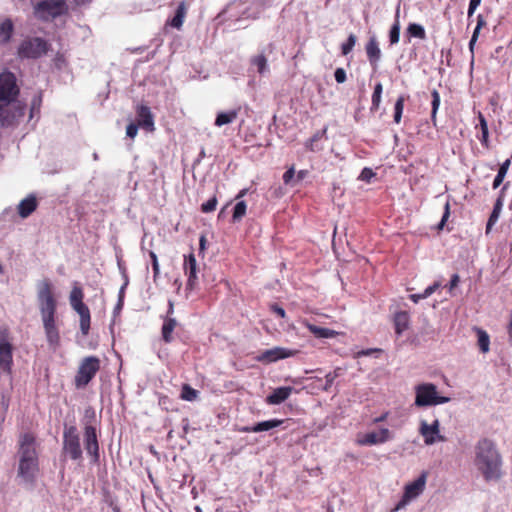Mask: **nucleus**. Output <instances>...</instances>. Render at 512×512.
I'll return each mask as SVG.
<instances>
[{
    "mask_svg": "<svg viewBox=\"0 0 512 512\" xmlns=\"http://www.w3.org/2000/svg\"><path fill=\"white\" fill-rule=\"evenodd\" d=\"M19 87L12 72L0 73V125L8 127L24 116L25 106L18 100Z\"/></svg>",
    "mask_w": 512,
    "mask_h": 512,
    "instance_id": "f257e3e1",
    "label": "nucleus"
},
{
    "mask_svg": "<svg viewBox=\"0 0 512 512\" xmlns=\"http://www.w3.org/2000/svg\"><path fill=\"white\" fill-rule=\"evenodd\" d=\"M37 300L47 342L50 347L56 349L60 343L59 330L55 320L57 301L54 298L52 285L48 279L38 283Z\"/></svg>",
    "mask_w": 512,
    "mask_h": 512,
    "instance_id": "f03ea898",
    "label": "nucleus"
},
{
    "mask_svg": "<svg viewBox=\"0 0 512 512\" xmlns=\"http://www.w3.org/2000/svg\"><path fill=\"white\" fill-rule=\"evenodd\" d=\"M502 456L496 443L489 438H481L474 446V466L484 480L498 481L502 476Z\"/></svg>",
    "mask_w": 512,
    "mask_h": 512,
    "instance_id": "7ed1b4c3",
    "label": "nucleus"
},
{
    "mask_svg": "<svg viewBox=\"0 0 512 512\" xmlns=\"http://www.w3.org/2000/svg\"><path fill=\"white\" fill-rule=\"evenodd\" d=\"M18 456V477H20L25 484L32 485L39 471L36 440L32 434L26 433L21 436L19 440Z\"/></svg>",
    "mask_w": 512,
    "mask_h": 512,
    "instance_id": "20e7f679",
    "label": "nucleus"
},
{
    "mask_svg": "<svg viewBox=\"0 0 512 512\" xmlns=\"http://www.w3.org/2000/svg\"><path fill=\"white\" fill-rule=\"evenodd\" d=\"M449 401V397L438 395L437 386L433 383H422L415 386L414 404L417 407L436 406Z\"/></svg>",
    "mask_w": 512,
    "mask_h": 512,
    "instance_id": "39448f33",
    "label": "nucleus"
},
{
    "mask_svg": "<svg viewBox=\"0 0 512 512\" xmlns=\"http://www.w3.org/2000/svg\"><path fill=\"white\" fill-rule=\"evenodd\" d=\"M62 452L74 461L82 459L80 438L75 425L64 426Z\"/></svg>",
    "mask_w": 512,
    "mask_h": 512,
    "instance_id": "423d86ee",
    "label": "nucleus"
},
{
    "mask_svg": "<svg viewBox=\"0 0 512 512\" xmlns=\"http://www.w3.org/2000/svg\"><path fill=\"white\" fill-rule=\"evenodd\" d=\"M100 369V359L88 356L81 361L74 382L77 388H84L94 378Z\"/></svg>",
    "mask_w": 512,
    "mask_h": 512,
    "instance_id": "0eeeda50",
    "label": "nucleus"
},
{
    "mask_svg": "<svg viewBox=\"0 0 512 512\" xmlns=\"http://www.w3.org/2000/svg\"><path fill=\"white\" fill-rule=\"evenodd\" d=\"M67 9L65 0H42L35 6V15L47 21L65 14Z\"/></svg>",
    "mask_w": 512,
    "mask_h": 512,
    "instance_id": "6e6552de",
    "label": "nucleus"
},
{
    "mask_svg": "<svg viewBox=\"0 0 512 512\" xmlns=\"http://www.w3.org/2000/svg\"><path fill=\"white\" fill-rule=\"evenodd\" d=\"M47 52V42L39 37L24 40L19 48L21 58H39Z\"/></svg>",
    "mask_w": 512,
    "mask_h": 512,
    "instance_id": "1a4fd4ad",
    "label": "nucleus"
},
{
    "mask_svg": "<svg viewBox=\"0 0 512 512\" xmlns=\"http://www.w3.org/2000/svg\"><path fill=\"white\" fill-rule=\"evenodd\" d=\"M419 433L424 438L426 445H433L436 442L445 441V437L440 434V421L436 418L431 424L425 420L420 421Z\"/></svg>",
    "mask_w": 512,
    "mask_h": 512,
    "instance_id": "9d476101",
    "label": "nucleus"
},
{
    "mask_svg": "<svg viewBox=\"0 0 512 512\" xmlns=\"http://www.w3.org/2000/svg\"><path fill=\"white\" fill-rule=\"evenodd\" d=\"M84 445L88 455L92 457V462L97 463L99 461V444L96 428L88 420L84 427Z\"/></svg>",
    "mask_w": 512,
    "mask_h": 512,
    "instance_id": "9b49d317",
    "label": "nucleus"
},
{
    "mask_svg": "<svg viewBox=\"0 0 512 512\" xmlns=\"http://www.w3.org/2000/svg\"><path fill=\"white\" fill-rule=\"evenodd\" d=\"M298 350L296 349H288L284 347H273L271 349H266L258 354V361L270 364L276 362L281 359H286L289 357H294L298 354Z\"/></svg>",
    "mask_w": 512,
    "mask_h": 512,
    "instance_id": "f8f14e48",
    "label": "nucleus"
},
{
    "mask_svg": "<svg viewBox=\"0 0 512 512\" xmlns=\"http://www.w3.org/2000/svg\"><path fill=\"white\" fill-rule=\"evenodd\" d=\"M391 438V432L387 428H382L379 431H372L364 434L358 438L357 442L363 446H372L385 443Z\"/></svg>",
    "mask_w": 512,
    "mask_h": 512,
    "instance_id": "ddd939ff",
    "label": "nucleus"
},
{
    "mask_svg": "<svg viewBox=\"0 0 512 512\" xmlns=\"http://www.w3.org/2000/svg\"><path fill=\"white\" fill-rule=\"evenodd\" d=\"M184 270L185 274L187 275V285L186 288L189 290L195 289L197 283H198V277H197V262L194 254H189L188 256H185L184 261Z\"/></svg>",
    "mask_w": 512,
    "mask_h": 512,
    "instance_id": "4468645a",
    "label": "nucleus"
},
{
    "mask_svg": "<svg viewBox=\"0 0 512 512\" xmlns=\"http://www.w3.org/2000/svg\"><path fill=\"white\" fill-rule=\"evenodd\" d=\"M71 307L80 317V330L83 336H87L90 330L91 315L88 306L82 301L72 304Z\"/></svg>",
    "mask_w": 512,
    "mask_h": 512,
    "instance_id": "2eb2a0df",
    "label": "nucleus"
},
{
    "mask_svg": "<svg viewBox=\"0 0 512 512\" xmlns=\"http://www.w3.org/2000/svg\"><path fill=\"white\" fill-rule=\"evenodd\" d=\"M137 124L148 131L154 130V119L150 108L145 105L137 107Z\"/></svg>",
    "mask_w": 512,
    "mask_h": 512,
    "instance_id": "dca6fc26",
    "label": "nucleus"
},
{
    "mask_svg": "<svg viewBox=\"0 0 512 512\" xmlns=\"http://www.w3.org/2000/svg\"><path fill=\"white\" fill-rule=\"evenodd\" d=\"M427 479V473L422 472L420 476L414 480L412 483H409L405 487L404 494L406 498L414 499L418 497L424 490Z\"/></svg>",
    "mask_w": 512,
    "mask_h": 512,
    "instance_id": "f3484780",
    "label": "nucleus"
},
{
    "mask_svg": "<svg viewBox=\"0 0 512 512\" xmlns=\"http://www.w3.org/2000/svg\"><path fill=\"white\" fill-rule=\"evenodd\" d=\"M365 49L370 65L376 70L381 59V50L375 36L370 37Z\"/></svg>",
    "mask_w": 512,
    "mask_h": 512,
    "instance_id": "a211bd4d",
    "label": "nucleus"
},
{
    "mask_svg": "<svg viewBox=\"0 0 512 512\" xmlns=\"http://www.w3.org/2000/svg\"><path fill=\"white\" fill-rule=\"evenodd\" d=\"M293 390V387L290 386L275 388L271 394L266 397L265 401L269 405H279L289 398Z\"/></svg>",
    "mask_w": 512,
    "mask_h": 512,
    "instance_id": "6ab92c4d",
    "label": "nucleus"
},
{
    "mask_svg": "<svg viewBox=\"0 0 512 512\" xmlns=\"http://www.w3.org/2000/svg\"><path fill=\"white\" fill-rule=\"evenodd\" d=\"M12 365V347L8 342H0V369L9 373Z\"/></svg>",
    "mask_w": 512,
    "mask_h": 512,
    "instance_id": "aec40b11",
    "label": "nucleus"
},
{
    "mask_svg": "<svg viewBox=\"0 0 512 512\" xmlns=\"http://www.w3.org/2000/svg\"><path fill=\"white\" fill-rule=\"evenodd\" d=\"M37 206L38 203L36 197L29 195L18 204V214L21 218H27L36 210Z\"/></svg>",
    "mask_w": 512,
    "mask_h": 512,
    "instance_id": "412c9836",
    "label": "nucleus"
},
{
    "mask_svg": "<svg viewBox=\"0 0 512 512\" xmlns=\"http://www.w3.org/2000/svg\"><path fill=\"white\" fill-rule=\"evenodd\" d=\"M177 325L178 322L175 318L169 316L164 317L161 334L165 343H171L173 341L172 333Z\"/></svg>",
    "mask_w": 512,
    "mask_h": 512,
    "instance_id": "4be33fe9",
    "label": "nucleus"
},
{
    "mask_svg": "<svg viewBox=\"0 0 512 512\" xmlns=\"http://www.w3.org/2000/svg\"><path fill=\"white\" fill-rule=\"evenodd\" d=\"M304 325L309 330V332L312 333L317 338L328 339L334 338L336 335H338V332H336L335 330L319 327L310 322H305Z\"/></svg>",
    "mask_w": 512,
    "mask_h": 512,
    "instance_id": "5701e85b",
    "label": "nucleus"
},
{
    "mask_svg": "<svg viewBox=\"0 0 512 512\" xmlns=\"http://www.w3.org/2000/svg\"><path fill=\"white\" fill-rule=\"evenodd\" d=\"M506 188V185L502 188L501 190V194L500 196L497 198L495 204H494V207H493V210L490 214V217L487 221V225H486V231L488 232L492 226L498 221L499 219V216H500V213L502 211V207H503V192H504V189Z\"/></svg>",
    "mask_w": 512,
    "mask_h": 512,
    "instance_id": "b1692460",
    "label": "nucleus"
},
{
    "mask_svg": "<svg viewBox=\"0 0 512 512\" xmlns=\"http://www.w3.org/2000/svg\"><path fill=\"white\" fill-rule=\"evenodd\" d=\"M395 332L401 335L409 325V315L407 312L401 311L395 314L394 317Z\"/></svg>",
    "mask_w": 512,
    "mask_h": 512,
    "instance_id": "393cba45",
    "label": "nucleus"
},
{
    "mask_svg": "<svg viewBox=\"0 0 512 512\" xmlns=\"http://www.w3.org/2000/svg\"><path fill=\"white\" fill-rule=\"evenodd\" d=\"M187 13V7L185 2L179 3L174 17L168 22L172 27L180 29L183 25L184 18Z\"/></svg>",
    "mask_w": 512,
    "mask_h": 512,
    "instance_id": "a878e982",
    "label": "nucleus"
},
{
    "mask_svg": "<svg viewBox=\"0 0 512 512\" xmlns=\"http://www.w3.org/2000/svg\"><path fill=\"white\" fill-rule=\"evenodd\" d=\"M13 29V23L10 19H5L0 23V43L5 44L9 42Z\"/></svg>",
    "mask_w": 512,
    "mask_h": 512,
    "instance_id": "bb28decb",
    "label": "nucleus"
},
{
    "mask_svg": "<svg viewBox=\"0 0 512 512\" xmlns=\"http://www.w3.org/2000/svg\"><path fill=\"white\" fill-rule=\"evenodd\" d=\"M478 119H479V126L481 129V137H479V140L484 147L488 148L489 147V130H488L487 121L481 112L478 113Z\"/></svg>",
    "mask_w": 512,
    "mask_h": 512,
    "instance_id": "cd10ccee",
    "label": "nucleus"
},
{
    "mask_svg": "<svg viewBox=\"0 0 512 512\" xmlns=\"http://www.w3.org/2000/svg\"><path fill=\"white\" fill-rule=\"evenodd\" d=\"M237 117V111L231 110L228 112H220L216 119H215V125L218 127H221L223 125L232 123Z\"/></svg>",
    "mask_w": 512,
    "mask_h": 512,
    "instance_id": "c85d7f7f",
    "label": "nucleus"
},
{
    "mask_svg": "<svg viewBox=\"0 0 512 512\" xmlns=\"http://www.w3.org/2000/svg\"><path fill=\"white\" fill-rule=\"evenodd\" d=\"M510 164H511V160L510 159H506L500 165L498 173L495 176L494 181H493V189L498 188L502 184V182H503V180H504V178H505V176H506V174L508 172Z\"/></svg>",
    "mask_w": 512,
    "mask_h": 512,
    "instance_id": "c756f323",
    "label": "nucleus"
},
{
    "mask_svg": "<svg viewBox=\"0 0 512 512\" xmlns=\"http://www.w3.org/2000/svg\"><path fill=\"white\" fill-rule=\"evenodd\" d=\"M439 287H440V283L435 282L432 285L428 286L422 293L411 294V295H409V298L414 303H418L420 300L426 299L430 295H432Z\"/></svg>",
    "mask_w": 512,
    "mask_h": 512,
    "instance_id": "7c9ffc66",
    "label": "nucleus"
},
{
    "mask_svg": "<svg viewBox=\"0 0 512 512\" xmlns=\"http://www.w3.org/2000/svg\"><path fill=\"white\" fill-rule=\"evenodd\" d=\"M431 97H432V101H431V107H432V110H431V121H432V124L433 126H436L437 125V111L439 109V106H440V94L439 92L434 89L432 92H431Z\"/></svg>",
    "mask_w": 512,
    "mask_h": 512,
    "instance_id": "2f4dec72",
    "label": "nucleus"
},
{
    "mask_svg": "<svg viewBox=\"0 0 512 512\" xmlns=\"http://www.w3.org/2000/svg\"><path fill=\"white\" fill-rule=\"evenodd\" d=\"M407 32L411 37L419 38L422 40L426 38V32L424 27L417 23L409 24Z\"/></svg>",
    "mask_w": 512,
    "mask_h": 512,
    "instance_id": "473e14b6",
    "label": "nucleus"
},
{
    "mask_svg": "<svg viewBox=\"0 0 512 512\" xmlns=\"http://www.w3.org/2000/svg\"><path fill=\"white\" fill-rule=\"evenodd\" d=\"M382 91H383V86L382 84L379 82L375 85L374 87V91H373V94H372V105H371V111H376L379 109L380 107V103H381V95H382Z\"/></svg>",
    "mask_w": 512,
    "mask_h": 512,
    "instance_id": "72a5a7b5",
    "label": "nucleus"
},
{
    "mask_svg": "<svg viewBox=\"0 0 512 512\" xmlns=\"http://www.w3.org/2000/svg\"><path fill=\"white\" fill-rule=\"evenodd\" d=\"M286 420L271 419L267 421L258 422V432L268 431L284 424Z\"/></svg>",
    "mask_w": 512,
    "mask_h": 512,
    "instance_id": "f704fd0d",
    "label": "nucleus"
},
{
    "mask_svg": "<svg viewBox=\"0 0 512 512\" xmlns=\"http://www.w3.org/2000/svg\"><path fill=\"white\" fill-rule=\"evenodd\" d=\"M84 298V293L82 288L78 285V283H74L73 288L69 295L70 305L82 302Z\"/></svg>",
    "mask_w": 512,
    "mask_h": 512,
    "instance_id": "c9c22d12",
    "label": "nucleus"
},
{
    "mask_svg": "<svg viewBox=\"0 0 512 512\" xmlns=\"http://www.w3.org/2000/svg\"><path fill=\"white\" fill-rule=\"evenodd\" d=\"M246 208H247V206H246L245 201L237 202L234 207V210H233L232 221L233 222L240 221L246 213Z\"/></svg>",
    "mask_w": 512,
    "mask_h": 512,
    "instance_id": "e433bc0d",
    "label": "nucleus"
},
{
    "mask_svg": "<svg viewBox=\"0 0 512 512\" xmlns=\"http://www.w3.org/2000/svg\"><path fill=\"white\" fill-rule=\"evenodd\" d=\"M489 344H490L489 335L485 331L479 329L478 330V345H479L480 350L483 353L488 352Z\"/></svg>",
    "mask_w": 512,
    "mask_h": 512,
    "instance_id": "4c0bfd02",
    "label": "nucleus"
},
{
    "mask_svg": "<svg viewBox=\"0 0 512 512\" xmlns=\"http://www.w3.org/2000/svg\"><path fill=\"white\" fill-rule=\"evenodd\" d=\"M404 102H405L404 96H399L395 102L394 122L397 124L400 123V121H401V117H402V113H403V109H404Z\"/></svg>",
    "mask_w": 512,
    "mask_h": 512,
    "instance_id": "58836bf2",
    "label": "nucleus"
},
{
    "mask_svg": "<svg viewBox=\"0 0 512 512\" xmlns=\"http://www.w3.org/2000/svg\"><path fill=\"white\" fill-rule=\"evenodd\" d=\"M198 391L193 389L191 386L185 384L182 387L181 398L186 401H193L197 398Z\"/></svg>",
    "mask_w": 512,
    "mask_h": 512,
    "instance_id": "ea45409f",
    "label": "nucleus"
},
{
    "mask_svg": "<svg viewBox=\"0 0 512 512\" xmlns=\"http://www.w3.org/2000/svg\"><path fill=\"white\" fill-rule=\"evenodd\" d=\"M357 41V37L354 34H350L346 40L341 45V52L344 56L348 55L354 48Z\"/></svg>",
    "mask_w": 512,
    "mask_h": 512,
    "instance_id": "a19ab883",
    "label": "nucleus"
},
{
    "mask_svg": "<svg viewBox=\"0 0 512 512\" xmlns=\"http://www.w3.org/2000/svg\"><path fill=\"white\" fill-rule=\"evenodd\" d=\"M399 38H400V23H399V20L396 19V21L392 25L390 32H389L390 43L392 45L398 43Z\"/></svg>",
    "mask_w": 512,
    "mask_h": 512,
    "instance_id": "79ce46f5",
    "label": "nucleus"
},
{
    "mask_svg": "<svg viewBox=\"0 0 512 512\" xmlns=\"http://www.w3.org/2000/svg\"><path fill=\"white\" fill-rule=\"evenodd\" d=\"M340 368L335 369L333 372H329L325 375V384L323 390L329 391L334 383V380L340 375Z\"/></svg>",
    "mask_w": 512,
    "mask_h": 512,
    "instance_id": "37998d69",
    "label": "nucleus"
},
{
    "mask_svg": "<svg viewBox=\"0 0 512 512\" xmlns=\"http://www.w3.org/2000/svg\"><path fill=\"white\" fill-rule=\"evenodd\" d=\"M296 179L295 170L294 167H290L284 174H283V182L286 185L295 186L296 183L294 182Z\"/></svg>",
    "mask_w": 512,
    "mask_h": 512,
    "instance_id": "c03bdc74",
    "label": "nucleus"
},
{
    "mask_svg": "<svg viewBox=\"0 0 512 512\" xmlns=\"http://www.w3.org/2000/svg\"><path fill=\"white\" fill-rule=\"evenodd\" d=\"M217 198L213 196L201 205V211L204 213H210L216 209Z\"/></svg>",
    "mask_w": 512,
    "mask_h": 512,
    "instance_id": "a18cd8bd",
    "label": "nucleus"
},
{
    "mask_svg": "<svg viewBox=\"0 0 512 512\" xmlns=\"http://www.w3.org/2000/svg\"><path fill=\"white\" fill-rule=\"evenodd\" d=\"M375 176V173L373 172L372 169L370 168H364L360 175H359V179L362 180V181H370L373 177Z\"/></svg>",
    "mask_w": 512,
    "mask_h": 512,
    "instance_id": "49530a36",
    "label": "nucleus"
},
{
    "mask_svg": "<svg viewBox=\"0 0 512 512\" xmlns=\"http://www.w3.org/2000/svg\"><path fill=\"white\" fill-rule=\"evenodd\" d=\"M449 216H450V205H449V203L447 202V203L445 204V206H444V213H443V216H442V218H441V221H440V222H439V224H438V229H439V230H442V229H443V227H444V225H445V223H446L447 219L449 218Z\"/></svg>",
    "mask_w": 512,
    "mask_h": 512,
    "instance_id": "de8ad7c7",
    "label": "nucleus"
},
{
    "mask_svg": "<svg viewBox=\"0 0 512 512\" xmlns=\"http://www.w3.org/2000/svg\"><path fill=\"white\" fill-rule=\"evenodd\" d=\"M334 77L337 83H344L347 79L346 71L343 68H337L334 72Z\"/></svg>",
    "mask_w": 512,
    "mask_h": 512,
    "instance_id": "09e8293b",
    "label": "nucleus"
},
{
    "mask_svg": "<svg viewBox=\"0 0 512 512\" xmlns=\"http://www.w3.org/2000/svg\"><path fill=\"white\" fill-rule=\"evenodd\" d=\"M149 255H150V258H151V261H152V268H153V272H154V277H157L159 275V272H160L157 255L153 251H150Z\"/></svg>",
    "mask_w": 512,
    "mask_h": 512,
    "instance_id": "8fccbe9b",
    "label": "nucleus"
},
{
    "mask_svg": "<svg viewBox=\"0 0 512 512\" xmlns=\"http://www.w3.org/2000/svg\"><path fill=\"white\" fill-rule=\"evenodd\" d=\"M138 127H140L138 124L130 123L126 128V135L130 138H134L137 135Z\"/></svg>",
    "mask_w": 512,
    "mask_h": 512,
    "instance_id": "3c124183",
    "label": "nucleus"
},
{
    "mask_svg": "<svg viewBox=\"0 0 512 512\" xmlns=\"http://www.w3.org/2000/svg\"><path fill=\"white\" fill-rule=\"evenodd\" d=\"M481 4V0H470L468 7V17H471L478 6Z\"/></svg>",
    "mask_w": 512,
    "mask_h": 512,
    "instance_id": "603ef678",
    "label": "nucleus"
},
{
    "mask_svg": "<svg viewBox=\"0 0 512 512\" xmlns=\"http://www.w3.org/2000/svg\"><path fill=\"white\" fill-rule=\"evenodd\" d=\"M267 68V62L264 56L258 55V73H264Z\"/></svg>",
    "mask_w": 512,
    "mask_h": 512,
    "instance_id": "864d4df0",
    "label": "nucleus"
},
{
    "mask_svg": "<svg viewBox=\"0 0 512 512\" xmlns=\"http://www.w3.org/2000/svg\"><path fill=\"white\" fill-rule=\"evenodd\" d=\"M411 500H412L411 498H406V495L403 494L402 499L397 503V505L395 506L393 511H398V510L404 508Z\"/></svg>",
    "mask_w": 512,
    "mask_h": 512,
    "instance_id": "5fc2aeb1",
    "label": "nucleus"
},
{
    "mask_svg": "<svg viewBox=\"0 0 512 512\" xmlns=\"http://www.w3.org/2000/svg\"><path fill=\"white\" fill-rule=\"evenodd\" d=\"M411 500H412L411 498H406V495L403 494L402 499L397 503V505L395 506L393 511H398V510L404 508Z\"/></svg>",
    "mask_w": 512,
    "mask_h": 512,
    "instance_id": "6e6d98bb",
    "label": "nucleus"
},
{
    "mask_svg": "<svg viewBox=\"0 0 512 512\" xmlns=\"http://www.w3.org/2000/svg\"><path fill=\"white\" fill-rule=\"evenodd\" d=\"M270 307L271 310L275 312L277 315H279L281 318L285 317V310L282 307L278 306L277 304H272Z\"/></svg>",
    "mask_w": 512,
    "mask_h": 512,
    "instance_id": "4d7b16f0",
    "label": "nucleus"
},
{
    "mask_svg": "<svg viewBox=\"0 0 512 512\" xmlns=\"http://www.w3.org/2000/svg\"><path fill=\"white\" fill-rule=\"evenodd\" d=\"M308 175V171L307 170H300L298 171V173L296 174V179H295V183L296 185L301 182L303 179L306 178V176Z\"/></svg>",
    "mask_w": 512,
    "mask_h": 512,
    "instance_id": "13d9d810",
    "label": "nucleus"
},
{
    "mask_svg": "<svg viewBox=\"0 0 512 512\" xmlns=\"http://www.w3.org/2000/svg\"><path fill=\"white\" fill-rule=\"evenodd\" d=\"M127 285H128V279L126 278L124 284L122 285V287L119 290V305L123 304L125 288Z\"/></svg>",
    "mask_w": 512,
    "mask_h": 512,
    "instance_id": "bf43d9fd",
    "label": "nucleus"
},
{
    "mask_svg": "<svg viewBox=\"0 0 512 512\" xmlns=\"http://www.w3.org/2000/svg\"><path fill=\"white\" fill-rule=\"evenodd\" d=\"M459 275L458 274H453L452 277H451V280H450V289H453L454 287H456L459 283Z\"/></svg>",
    "mask_w": 512,
    "mask_h": 512,
    "instance_id": "052dcab7",
    "label": "nucleus"
},
{
    "mask_svg": "<svg viewBox=\"0 0 512 512\" xmlns=\"http://www.w3.org/2000/svg\"><path fill=\"white\" fill-rule=\"evenodd\" d=\"M85 419H95V411L89 407L85 410Z\"/></svg>",
    "mask_w": 512,
    "mask_h": 512,
    "instance_id": "680f3d73",
    "label": "nucleus"
},
{
    "mask_svg": "<svg viewBox=\"0 0 512 512\" xmlns=\"http://www.w3.org/2000/svg\"><path fill=\"white\" fill-rule=\"evenodd\" d=\"M485 25H486V21H485L484 17L481 14H479L477 16V25H476V27L478 29H481Z\"/></svg>",
    "mask_w": 512,
    "mask_h": 512,
    "instance_id": "e2e57ef3",
    "label": "nucleus"
},
{
    "mask_svg": "<svg viewBox=\"0 0 512 512\" xmlns=\"http://www.w3.org/2000/svg\"><path fill=\"white\" fill-rule=\"evenodd\" d=\"M476 42H477V39L471 37V39L469 41V50L471 52L472 60L474 59V47H475Z\"/></svg>",
    "mask_w": 512,
    "mask_h": 512,
    "instance_id": "0e129e2a",
    "label": "nucleus"
},
{
    "mask_svg": "<svg viewBox=\"0 0 512 512\" xmlns=\"http://www.w3.org/2000/svg\"><path fill=\"white\" fill-rule=\"evenodd\" d=\"M169 307H168V311H167V315L166 316H169L171 317V315L173 314L174 312V304L172 301H169Z\"/></svg>",
    "mask_w": 512,
    "mask_h": 512,
    "instance_id": "69168bd1",
    "label": "nucleus"
},
{
    "mask_svg": "<svg viewBox=\"0 0 512 512\" xmlns=\"http://www.w3.org/2000/svg\"><path fill=\"white\" fill-rule=\"evenodd\" d=\"M387 415H388V413H384V414H383V415H381L380 417L375 418V419H374V422H375V423H378V422H382V421H384V420L387 418Z\"/></svg>",
    "mask_w": 512,
    "mask_h": 512,
    "instance_id": "338daca9",
    "label": "nucleus"
},
{
    "mask_svg": "<svg viewBox=\"0 0 512 512\" xmlns=\"http://www.w3.org/2000/svg\"><path fill=\"white\" fill-rule=\"evenodd\" d=\"M508 333H509L510 338L512 339V317H511L510 323L508 325Z\"/></svg>",
    "mask_w": 512,
    "mask_h": 512,
    "instance_id": "774afa93",
    "label": "nucleus"
}]
</instances>
